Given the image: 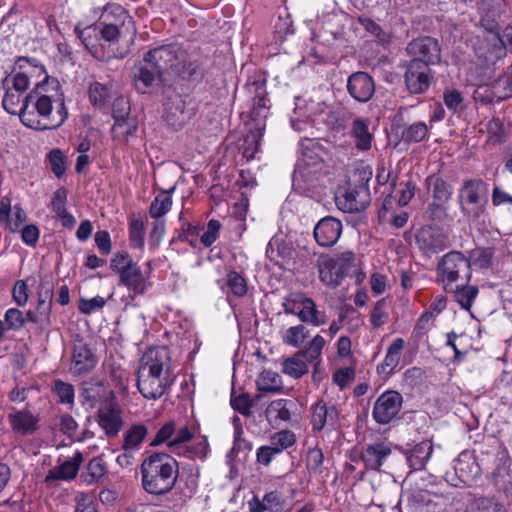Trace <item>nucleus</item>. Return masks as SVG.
I'll return each instance as SVG.
<instances>
[{"label":"nucleus","mask_w":512,"mask_h":512,"mask_svg":"<svg viewBox=\"0 0 512 512\" xmlns=\"http://www.w3.org/2000/svg\"><path fill=\"white\" fill-rule=\"evenodd\" d=\"M29 78L26 72L6 76L2 80L5 90L2 106L11 115H18L21 122L32 129L43 131L60 127L67 119L64 94L59 81L45 77L28 94Z\"/></svg>","instance_id":"nucleus-1"},{"label":"nucleus","mask_w":512,"mask_h":512,"mask_svg":"<svg viewBox=\"0 0 512 512\" xmlns=\"http://www.w3.org/2000/svg\"><path fill=\"white\" fill-rule=\"evenodd\" d=\"M203 65L196 49L188 50L178 44L159 46L145 53L143 60L135 65L134 86L138 92L146 93L168 77L197 79L203 75Z\"/></svg>","instance_id":"nucleus-2"},{"label":"nucleus","mask_w":512,"mask_h":512,"mask_svg":"<svg viewBox=\"0 0 512 512\" xmlns=\"http://www.w3.org/2000/svg\"><path fill=\"white\" fill-rule=\"evenodd\" d=\"M175 380L171 374L170 355L165 347L150 348L142 357L137 372L139 392L150 400L162 397Z\"/></svg>","instance_id":"nucleus-3"},{"label":"nucleus","mask_w":512,"mask_h":512,"mask_svg":"<svg viewBox=\"0 0 512 512\" xmlns=\"http://www.w3.org/2000/svg\"><path fill=\"white\" fill-rule=\"evenodd\" d=\"M142 486L153 495L170 492L178 477L177 461L166 453H153L141 464Z\"/></svg>","instance_id":"nucleus-4"},{"label":"nucleus","mask_w":512,"mask_h":512,"mask_svg":"<svg viewBox=\"0 0 512 512\" xmlns=\"http://www.w3.org/2000/svg\"><path fill=\"white\" fill-rule=\"evenodd\" d=\"M110 268L119 274V283L133 295H142L149 289V274L142 271L127 251L116 252L110 260Z\"/></svg>","instance_id":"nucleus-5"},{"label":"nucleus","mask_w":512,"mask_h":512,"mask_svg":"<svg viewBox=\"0 0 512 512\" xmlns=\"http://www.w3.org/2000/svg\"><path fill=\"white\" fill-rule=\"evenodd\" d=\"M436 272V281L445 291L453 290L455 284L469 283L472 275L469 259L459 251H450L442 256Z\"/></svg>","instance_id":"nucleus-6"},{"label":"nucleus","mask_w":512,"mask_h":512,"mask_svg":"<svg viewBox=\"0 0 512 512\" xmlns=\"http://www.w3.org/2000/svg\"><path fill=\"white\" fill-rule=\"evenodd\" d=\"M461 212L469 220H478L488 203V184L480 178L465 180L458 190Z\"/></svg>","instance_id":"nucleus-7"},{"label":"nucleus","mask_w":512,"mask_h":512,"mask_svg":"<svg viewBox=\"0 0 512 512\" xmlns=\"http://www.w3.org/2000/svg\"><path fill=\"white\" fill-rule=\"evenodd\" d=\"M101 39L114 43L125 33L133 32L132 18L120 5H107L97 23Z\"/></svg>","instance_id":"nucleus-8"},{"label":"nucleus","mask_w":512,"mask_h":512,"mask_svg":"<svg viewBox=\"0 0 512 512\" xmlns=\"http://www.w3.org/2000/svg\"><path fill=\"white\" fill-rule=\"evenodd\" d=\"M416 245L422 255L430 258L450 246L449 236L441 228L434 226L421 227L415 236Z\"/></svg>","instance_id":"nucleus-9"},{"label":"nucleus","mask_w":512,"mask_h":512,"mask_svg":"<svg viewBox=\"0 0 512 512\" xmlns=\"http://www.w3.org/2000/svg\"><path fill=\"white\" fill-rule=\"evenodd\" d=\"M54 285L48 277L41 278L37 291V306L27 312L28 322L48 326L51 323V309Z\"/></svg>","instance_id":"nucleus-10"},{"label":"nucleus","mask_w":512,"mask_h":512,"mask_svg":"<svg viewBox=\"0 0 512 512\" xmlns=\"http://www.w3.org/2000/svg\"><path fill=\"white\" fill-rule=\"evenodd\" d=\"M371 202L368 184L362 178L358 183L349 184L344 193L337 197V204L344 212L354 213L364 210Z\"/></svg>","instance_id":"nucleus-11"},{"label":"nucleus","mask_w":512,"mask_h":512,"mask_svg":"<svg viewBox=\"0 0 512 512\" xmlns=\"http://www.w3.org/2000/svg\"><path fill=\"white\" fill-rule=\"evenodd\" d=\"M403 403L402 395L394 390L385 391L375 401L372 411L373 419L378 424H388L399 414Z\"/></svg>","instance_id":"nucleus-12"},{"label":"nucleus","mask_w":512,"mask_h":512,"mask_svg":"<svg viewBox=\"0 0 512 512\" xmlns=\"http://www.w3.org/2000/svg\"><path fill=\"white\" fill-rule=\"evenodd\" d=\"M406 50L412 57L411 61L422 62L428 67L439 63L441 59V48L438 41L429 36L412 40Z\"/></svg>","instance_id":"nucleus-13"},{"label":"nucleus","mask_w":512,"mask_h":512,"mask_svg":"<svg viewBox=\"0 0 512 512\" xmlns=\"http://www.w3.org/2000/svg\"><path fill=\"white\" fill-rule=\"evenodd\" d=\"M431 79L430 68L426 64L419 61L409 62L405 73V83L410 93H424L429 88Z\"/></svg>","instance_id":"nucleus-14"},{"label":"nucleus","mask_w":512,"mask_h":512,"mask_svg":"<svg viewBox=\"0 0 512 512\" xmlns=\"http://www.w3.org/2000/svg\"><path fill=\"white\" fill-rule=\"evenodd\" d=\"M426 184L432 189L433 201L429 205L431 215L438 216L439 213L446 211L452 195V187L444 179L432 175L427 177Z\"/></svg>","instance_id":"nucleus-15"},{"label":"nucleus","mask_w":512,"mask_h":512,"mask_svg":"<svg viewBox=\"0 0 512 512\" xmlns=\"http://www.w3.org/2000/svg\"><path fill=\"white\" fill-rule=\"evenodd\" d=\"M349 95L358 102H368L375 93V82L372 76L363 71L352 73L347 80Z\"/></svg>","instance_id":"nucleus-16"},{"label":"nucleus","mask_w":512,"mask_h":512,"mask_svg":"<svg viewBox=\"0 0 512 512\" xmlns=\"http://www.w3.org/2000/svg\"><path fill=\"white\" fill-rule=\"evenodd\" d=\"M342 223L332 216L322 218L314 227V238L322 247H331L339 240Z\"/></svg>","instance_id":"nucleus-17"},{"label":"nucleus","mask_w":512,"mask_h":512,"mask_svg":"<svg viewBox=\"0 0 512 512\" xmlns=\"http://www.w3.org/2000/svg\"><path fill=\"white\" fill-rule=\"evenodd\" d=\"M454 472L461 483L470 486L479 478L481 468L472 452L463 451L455 460Z\"/></svg>","instance_id":"nucleus-18"},{"label":"nucleus","mask_w":512,"mask_h":512,"mask_svg":"<svg viewBox=\"0 0 512 512\" xmlns=\"http://www.w3.org/2000/svg\"><path fill=\"white\" fill-rule=\"evenodd\" d=\"M97 362V356L87 344L78 342L74 345L70 366L73 374H86L95 368Z\"/></svg>","instance_id":"nucleus-19"},{"label":"nucleus","mask_w":512,"mask_h":512,"mask_svg":"<svg viewBox=\"0 0 512 512\" xmlns=\"http://www.w3.org/2000/svg\"><path fill=\"white\" fill-rule=\"evenodd\" d=\"M339 412L335 405H328L323 400H318L311 407L312 429L315 432L321 431L326 425L335 426L338 421Z\"/></svg>","instance_id":"nucleus-20"},{"label":"nucleus","mask_w":512,"mask_h":512,"mask_svg":"<svg viewBox=\"0 0 512 512\" xmlns=\"http://www.w3.org/2000/svg\"><path fill=\"white\" fill-rule=\"evenodd\" d=\"M391 453L392 449L389 443L375 442L366 445L361 453V460L366 469L380 471Z\"/></svg>","instance_id":"nucleus-21"},{"label":"nucleus","mask_w":512,"mask_h":512,"mask_svg":"<svg viewBox=\"0 0 512 512\" xmlns=\"http://www.w3.org/2000/svg\"><path fill=\"white\" fill-rule=\"evenodd\" d=\"M163 117L167 124L174 128H180L185 124L189 114L185 111V101L181 95L172 93L166 97Z\"/></svg>","instance_id":"nucleus-22"},{"label":"nucleus","mask_w":512,"mask_h":512,"mask_svg":"<svg viewBox=\"0 0 512 512\" xmlns=\"http://www.w3.org/2000/svg\"><path fill=\"white\" fill-rule=\"evenodd\" d=\"M8 421L14 433L27 436L38 429L39 417L27 409L15 410L8 415Z\"/></svg>","instance_id":"nucleus-23"},{"label":"nucleus","mask_w":512,"mask_h":512,"mask_svg":"<svg viewBox=\"0 0 512 512\" xmlns=\"http://www.w3.org/2000/svg\"><path fill=\"white\" fill-rule=\"evenodd\" d=\"M27 220L26 212L20 205L11 206V200L5 196L0 201V221L6 222V228L16 233L20 231V227Z\"/></svg>","instance_id":"nucleus-24"},{"label":"nucleus","mask_w":512,"mask_h":512,"mask_svg":"<svg viewBox=\"0 0 512 512\" xmlns=\"http://www.w3.org/2000/svg\"><path fill=\"white\" fill-rule=\"evenodd\" d=\"M82 462L83 454L77 451L72 458L65 460L61 465L50 470L45 477V483L52 484L58 480L69 481L74 479Z\"/></svg>","instance_id":"nucleus-25"},{"label":"nucleus","mask_w":512,"mask_h":512,"mask_svg":"<svg viewBox=\"0 0 512 512\" xmlns=\"http://www.w3.org/2000/svg\"><path fill=\"white\" fill-rule=\"evenodd\" d=\"M96 421L108 438L116 437L124 424L121 412L111 405L98 410Z\"/></svg>","instance_id":"nucleus-26"},{"label":"nucleus","mask_w":512,"mask_h":512,"mask_svg":"<svg viewBox=\"0 0 512 512\" xmlns=\"http://www.w3.org/2000/svg\"><path fill=\"white\" fill-rule=\"evenodd\" d=\"M319 278L322 283L330 287L341 284L345 274L336 266L332 257L321 255L317 259Z\"/></svg>","instance_id":"nucleus-27"},{"label":"nucleus","mask_w":512,"mask_h":512,"mask_svg":"<svg viewBox=\"0 0 512 512\" xmlns=\"http://www.w3.org/2000/svg\"><path fill=\"white\" fill-rule=\"evenodd\" d=\"M247 504L250 512H279L283 508L284 499L280 492L271 491L266 493L262 499L253 496Z\"/></svg>","instance_id":"nucleus-28"},{"label":"nucleus","mask_w":512,"mask_h":512,"mask_svg":"<svg viewBox=\"0 0 512 512\" xmlns=\"http://www.w3.org/2000/svg\"><path fill=\"white\" fill-rule=\"evenodd\" d=\"M369 124L363 118H356L351 123L350 136L355 147L361 151H368L372 147L373 135L369 131Z\"/></svg>","instance_id":"nucleus-29"},{"label":"nucleus","mask_w":512,"mask_h":512,"mask_svg":"<svg viewBox=\"0 0 512 512\" xmlns=\"http://www.w3.org/2000/svg\"><path fill=\"white\" fill-rule=\"evenodd\" d=\"M403 348L404 340L402 338H397L390 344L383 362L377 366L378 374L389 376L394 372L400 362Z\"/></svg>","instance_id":"nucleus-30"},{"label":"nucleus","mask_w":512,"mask_h":512,"mask_svg":"<svg viewBox=\"0 0 512 512\" xmlns=\"http://www.w3.org/2000/svg\"><path fill=\"white\" fill-rule=\"evenodd\" d=\"M432 452V442L429 440L422 441L414 445L409 451H407V462L412 469L421 470L425 467Z\"/></svg>","instance_id":"nucleus-31"},{"label":"nucleus","mask_w":512,"mask_h":512,"mask_svg":"<svg viewBox=\"0 0 512 512\" xmlns=\"http://www.w3.org/2000/svg\"><path fill=\"white\" fill-rule=\"evenodd\" d=\"M295 406L292 400L277 399L272 401L266 408V417L274 425L282 421H288L291 418V408Z\"/></svg>","instance_id":"nucleus-32"},{"label":"nucleus","mask_w":512,"mask_h":512,"mask_svg":"<svg viewBox=\"0 0 512 512\" xmlns=\"http://www.w3.org/2000/svg\"><path fill=\"white\" fill-rule=\"evenodd\" d=\"M147 435L148 428L146 425L142 423L133 424L124 431L121 445L138 453Z\"/></svg>","instance_id":"nucleus-33"},{"label":"nucleus","mask_w":512,"mask_h":512,"mask_svg":"<svg viewBox=\"0 0 512 512\" xmlns=\"http://www.w3.org/2000/svg\"><path fill=\"white\" fill-rule=\"evenodd\" d=\"M299 320L312 326H321L327 323L328 317L324 310L318 309L315 301L308 297L303 306Z\"/></svg>","instance_id":"nucleus-34"},{"label":"nucleus","mask_w":512,"mask_h":512,"mask_svg":"<svg viewBox=\"0 0 512 512\" xmlns=\"http://www.w3.org/2000/svg\"><path fill=\"white\" fill-rule=\"evenodd\" d=\"M447 292L453 293L454 300L459 303L463 309L470 310L474 299L478 295V288L468 285V283L461 282L453 285V290Z\"/></svg>","instance_id":"nucleus-35"},{"label":"nucleus","mask_w":512,"mask_h":512,"mask_svg":"<svg viewBox=\"0 0 512 512\" xmlns=\"http://www.w3.org/2000/svg\"><path fill=\"white\" fill-rule=\"evenodd\" d=\"M111 94V85L103 84L98 81H94L89 85L88 95L94 107L99 109L105 107L111 98Z\"/></svg>","instance_id":"nucleus-36"},{"label":"nucleus","mask_w":512,"mask_h":512,"mask_svg":"<svg viewBox=\"0 0 512 512\" xmlns=\"http://www.w3.org/2000/svg\"><path fill=\"white\" fill-rule=\"evenodd\" d=\"M75 32L87 50L93 54L97 52V47L101 39L97 23L84 28H80V26L77 25Z\"/></svg>","instance_id":"nucleus-37"},{"label":"nucleus","mask_w":512,"mask_h":512,"mask_svg":"<svg viewBox=\"0 0 512 512\" xmlns=\"http://www.w3.org/2000/svg\"><path fill=\"white\" fill-rule=\"evenodd\" d=\"M137 130V122L133 118L123 119L122 121H115L111 128V134L114 140L118 142H126L134 136Z\"/></svg>","instance_id":"nucleus-38"},{"label":"nucleus","mask_w":512,"mask_h":512,"mask_svg":"<svg viewBox=\"0 0 512 512\" xmlns=\"http://www.w3.org/2000/svg\"><path fill=\"white\" fill-rule=\"evenodd\" d=\"M174 189L175 187H172L168 191H163L154 198L149 208V214L152 218L160 219L170 210L172 206L170 193Z\"/></svg>","instance_id":"nucleus-39"},{"label":"nucleus","mask_w":512,"mask_h":512,"mask_svg":"<svg viewBox=\"0 0 512 512\" xmlns=\"http://www.w3.org/2000/svg\"><path fill=\"white\" fill-rule=\"evenodd\" d=\"M256 386L259 391L277 392L282 389L281 377L278 373L271 370H264L258 376Z\"/></svg>","instance_id":"nucleus-40"},{"label":"nucleus","mask_w":512,"mask_h":512,"mask_svg":"<svg viewBox=\"0 0 512 512\" xmlns=\"http://www.w3.org/2000/svg\"><path fill=\"white\" fill-rule=\"evenodd\" d=\"M493 94L500 100L512 96V66L495 80L492 86Z\"/></svg>","instance_id":"nucleus-41"},{"label":"nucleus","mask_w":512,"mask_h":512,"mask_svg":"<svg viewBox=\"0 0 512 512\" xmlns=\"http://www.w3.org/2000/svg\"><path fill=\"white\" fill-rule=\"evenodd\" d=\"M309 335V330L303 324L291 326L282 334V341L295 348L300 347Z\"/></svg>","instance_id":"nucleus-42"},{"label":"nucleus","mask_w":512,"mask_h":512,"mask_svg":"<svg viewBox=\"0 0 512 512\" xmlns=\"http://www.w3.org/2000/svg\"><path fill=\"white\" fill-rule=\"evenodd\" d=\"M309 368L306 360H303L298 352L293 356L283 361V372L291 377L300 378L308 373Z\"/></svg>","instance_id":"nucleus-43"},{"label":"nucleus","mask_w":512,"mask_h":512,"mask_svg":"<svg viewBox=\"0 0 512 512\" xmlns=\"http://www.w3.org/2000/svg\"><path fill=\"white\" fill-rule=\"evenodd\" d=\"M325 345V339L321 335H315L303 349L298 351V355L307 362L318 360Z\"/></svg>","instance_id":"nucleus-44"},{"label":"nucleus","mask_w":512,"mask_h":512,"mask_svg":"<svg viewBox=\"0 0 512 512\" xmlns=\"http://www.w3.org/2000/svg\"><path fill=\"white\" fill-rule=\"evenodd\" d=\"M145 226L140 218H133L129 223V241L133 248L143 249L145 240Z\"/></svg>","instance_id":"nucleus-45"},{"label":"nucleus","mask_w":512,"mask_h":512,"mask_svg":"<svg viewBox=\"0 0 512 512\" xmlns=\"http://www.w3.org/2000/svg\"><path fill=\"white\" fill-rule=\"evenodd\" d=\"M307 296L303 293H293L286 297L282 303L285 314L295 315L300 318L303 306L307 301Z\"/></svg>","instance_id":"nucleus-46"},{"label":"nucleus","mask_w":512,"mask_h":512,"mask_svg":"<svg viewBox=\"0 0 512 512\" xmlns=\"http://www.w3.org/2000/svg\"><path fill=\"white\" fill-rule=\"evenodd\" d=\"M225 284L229 288V291L236 297H243L247 293V282L245 278L236 271H229L227 273Z\"/></svg>","instance_id":"nucleus-47"},{"label":"nucleus","mask_w":512,"mask_h":512,"mask_svg":"<svg viewBox=\"0 0 512 512\" xmlns=\"http://www.w3.org/2000/svg\"><path fill=\"white\" fill-rule=\"evenodd\" d=\"M387 301L385 298L378 300L371 312L370 323L374 329L380 328L388 322Z\"/></svg>","instance_id":"nucleus-48"},{"label":"nucleus","mask_w":512,"mask_h":512,"mask_svg":"<svg viewBox=\"0 0 512 512\" xmlns=\"http://www.w3.org/2000/svg\"><path fill=\"white\" fill-rule=\"evenodd\" d=\"M53 392L62 404L73 405L74 403V387L72 384L62 380H55L53 383Z\"/></svg>","instance_id":"nucleus-49"},{"label":"nucleus","mask_w":512,"mask_h":512,"mask_svg":"<svg viewBox=\"0 0 512 512\" xmlns=\"http://www.w3.org/2000/svg\"><path fill=\"white\" fill-rule=\"evenodd\" d=\"M428 133V127L424 122H415L402 132V138L406 142H420Z\"/></svg>","instance_id":"nucleus-50"},{"label":"nucleus","mask_w":512,"mask_h":512,"mask_svg":"<svg viewBox=\"0 0 512 512\" xmlns=\"http://www.w3.org/2000/svg\"><path fill=\"white\" fill-rule=\"evenodd\" d=\"M471 510L472 512H503L504 508L494 498L480 497L472 502Z\"/></svg>","instance_id":"nucleus-51"},{"label":"nucleus","mask_w":512,"mask_h":512,"mask_svg":"<svg viewBox=\"0 0 512 512\" xmlns=\"http://www.w3.org/2000/svg\"><path fill=\"white\" fill-rule=\"evenodd\" d=\"M230 404L232 408L244 416L251 415V408L254 405L253 399L248 393L235 395L232 393Z\"/></svg>","instance_id":"nucleus-52"},{"label":"nucleus","mask_w":512,"mask_h":512,"mask_svg":"<svg viewBox=\"0 0 512 512\" xmlns=\"http://www.w3.org/2000/svg\"><path fill=\"white\" fill-rule=\"evenodd\" d=\"M271 445L279 450L281 453L284 449H287L295 444V434L289 430L279 431L271 436Z\"/></svg>","instance_id":"nucleus-53"},{"label":"nucleus","mask_w":512,"mask_h":512,"mask_svg":"<svg viewBox=\"0 0 512 512\" xmlns=\"http://www.w3.org/2000/svg\"><path fill=\"white\" fill-rule=\"evenodd\" d=\"M209 452V444L205 437L198 440L191 447H184L178 454H184L191 459H204Z\"/></svg>","instance_id":"nucleus-54"},{"label":"nucleus","mask_w":512,"mask_h":512,"mask_svg":"<svg viewBox=\"0 0 512 512\" xmlns=\"http://www.w3.org/2000/svg\"><path fill=\"white\" fill-rule=\"evenodd\" d=\"M175 422L169 421L165 423L157 432L155 438L151 441L150 445L153 447L167 443L169 446L170 440L174 438Z\"/></svg>","instance_id":"nucleus-55"},{"label":"nucleus","mask_w":512,"mask_h":512,"mask_svg":"<svg viewBox=\"0 0 512 512\" xmlns=\"http://www.w3.org/2000/svg\"><path fill=\"white\" fill-rule=\"evenodd\" d=\"M48 160L52 172L56 177L60 178L66 171L65 156L59 149H53L48 154Z\"/></svg>","instance_id":"nucleus-56"},{"label":"nucleus","mask_w":512,"mask_h":512,"mask_svg":"<svg viewBox=\"0 0 512 512\" xmlns=\"http://www.w3.org/2000/svg\"><path fill=\"white\" fill-rule=\"evenodd\" d=\"M323 461L324 455L320 448L313 447L308 450L306 456V465L310 471L314 473H320L322 471Z\"/></svg>","instance_id":"nucleus-57"},{"label":"nucleus","mask_w":512,"mask_h":512,"mask_svg":"<svg viewBox=\"0 0 512 512\" xmlns=\"http://www.w3.org/2000/svg\"><path fill=\"white\" fill-rule=\"evenodd\" d=\"M130 103L129 101L123 97H117L112 106V115L115 121H122L123 119L130 118Z\"/></svg>","instance_id":"nucleus-58"},{"label":"nucleus","mask_w":512,"mask_h":512,"mask_svg":"<svg viewBox=\"0 0 512 512\" xmlns=\"http://www.w3.org/2000/svg\"><path fill=\"white\" fill-rule=\"evenodd\" d=\"M106 304V300L101 296H95L91 299H80L78 308L81 313L90 315L101 310Z\"/></svg>","instance_id":"nucleus-59"},{"label":"nucleus","mask_w":512,"mask_h":512,"mask_svg":"<svg viewBox=\"0 0 512 512\" xmlns=\"http://www.w3.org/2000/svg\"><path fill=\"white\" fill-rule=\"evenodd\" d=\"M220 228V222L218 220L211 219L207 224L206 230L200 237L201 243L205 247H210L217 240Z\"/></svg>","instance_id":"nucleus-60"},{"label":"nucleus","mask_w":512,"mask_h":512,"mask_svg":"<svg viewBox=\"0 0 512 512\" xmlns=\"http://www.w3.org/2000/svg\"><path fill=\"white\" fill-rule=\"evenodd\" d=\"M165 233V221L162 219H155L149 235V247L152 250L158 248Z\"/></svg>","instance_id":"nucleus-61"},{"label":"nucleus","mask_w":512,"mask_h":512,"mask_svg":"<svg viewBox=\"0 0 512 512\" xmlns=\"http://www.w3.org/2000/svg\"><path fill=\"white\" fill-rule=\"evenodd\" d=\"M193 437V432L190 430L189 427L183 426L179 428V430L174 433V438L170 440L169 442V448L174 450H181L184 448L182 447V444L187 443L190 441Z\"/></svg>","instance_id":"nucleus-62"},{"label":"nucleus","mask_w":512,"mask_h":512,"mask_svg":"<svg viewBox=\"0 0 512 512\" xmlns=\"http://www.w3.org/2000/svg\"><path fill=\"white\" fill-rule=\"evenodd\" d=\"M27 315L24 317L22 312L16 308H10L5 313V322L10 329H19L27 322Z\"/></svg>","instance_id":"nucleus-63"},{"label":"nucleus","mask_w":512,"mask_h":512,"mask_svg":"<svg viewBox=\"0 0 512 512\" xmlns=\"http://www.w3.org/2000/svg\"><path fill=\"white\" fill-rule=\"evenodd\" d=\"M443 100L446 107L456 113L462 109L463 97L457 90H447L444 92Z\"/></svg>","instance_id":"nucleus-64"}]
</instances>
